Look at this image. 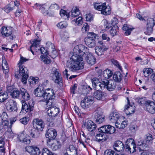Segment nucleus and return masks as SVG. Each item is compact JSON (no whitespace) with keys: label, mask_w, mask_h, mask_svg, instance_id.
<instances>
[{"label":"nucleus","mask_w":155,"mask_h":155,"mask_svg":"<svg viewBox=\"0 0 155 155\" xmlns=\"http://www.w3.org/2000/svg\"><path fill=\"white\" fill-rule=\"evenodd\" d=\"M87 50L86 47L82 45L75 46L74 49V54L67 61L66 64L70 71H74L83 69V58L79 54H83Z\"/></svg>","instance_id":"nucleus-1"},{"label":"nucleus","mask_w":155,"mask_h":155,"mask_svg":"<svg viewBox=\"0 0 155 155\" xmlns=\"http://www.w3.org/2000/svg\"><path fill=\"white\" fill-rule=\"evenodd\" d=\"M103 114L102 110L100 108L97 109L94 112L93 114V118L97 124H101L105 120V117Z\"/></svg>","instance_id":"nucleus-2"},{"label":"nucleus","mask_w":155,"mask_h":155,"mask_svg":"<svg viewBox=\"0 0 155 155\" xmlns=\"http://www.w3.org/2000/svg\"><path fill=\"white\" fill-rule=\"evenodd\" d=\"M97 35L92 32H89L87 37L85 38L84 41L86 44L89 47L92 48L95 46V39Z\"/></svg>","instance_id":"nucleus-3"},{"label":"nucleus","mask_w":155,"mask_h":155,"mask_svg":"<svg viewBox=\"0 0 155 155\" xmlns=\"http://www.w3.org/2000/svg\"><path fill=\"white\" fill-rule=\"evenodd\" d=\"M98 46L95 48V52L99 56L103 54L104 51L107 50L108 48L105 46L103 41H99L98 42Z\"/></svg>","instance_id":"nucleus-4"},{"label":"nucleus","mask_w":155,"mask_h":155,"mask_svg":"<svg viewBox=\"0 0 155 155\" xmlns=\"http://www.w3.org/2000/svg\"><path fill=\"white\" fill-rule=\"evenodd\" d=\"M57 135L56 131L54 128H50L48 129L45 134L46 137L49 139L48 143L49 144H51L50 142L54 140Z\"/></svg>","instance_id":"nucleus-5"},{"label":"nucleus","mask_w":155,"mask_h":155,"mask_svg":"<svg viewBox=\"0 0 155 155\" xmlns=\"http://www.w3.org/2000/svg\"><path fill=\"white\" fill-rule=\"evenodd\" d=\"M87 48V50L83 54H79V55H81L82 57V55L84 54L85 57V60L88 64L91 65H94L95 64L96 61V59L94 57L93 55L92 54L88 51V49ZM83 58V57H82Z\"/></svg>","instance_id":"nucleus-6"},{"label":"nucleus","mask_w":155,"mask_h":155,"mask_svg":"<svg viewBox=\"0 0 155 155\" xmlns=\"http://www.w3.org/2000/svg\"><path fill=\"white\" fill-rule=\"evenodd\" d=\"M126 149L127 151L133 153L136 151V145L134 142V140L132 138L128 139L126 142Z\"/></svg>","instance_id":"nucleus-7"},{"label":"nucleus","mask_w":155,"mask_h":155,"mask_svg":"<svg viewBox=\"0 0 155 155\" xmlns=\"http://www.w3.org/2000/svg\"><path fill=\"white\" fill-rule=\"evenodd\" d=\"M94 97L92 96H86L81 102L80 105L84 109L89 107L93 103Z\"/></svg>","instance_id":"nucleus-8"},{"label":"nucleus","mask_w":155,"mask_h":155,"mask_svg":"<svg viewBox=\"0 0 155 155\" xmlns=\"http://www.w3.org/2000/svg\"><path fill=\"white\" fill-rule=\"evenodd\" d=\"M1 30V33L3 36L5 37L10 36V38L12 40L15 38V36L12 35L13 31L12 27H4L2 28Z\"/></svg>","instance_id":"nucleus-9"},{"label":"nucleus","mask_w":155,"mask_h":155,"mask_svg":"<svg viewBox=\"0 0 155 155\" xmlns=\"http://www.w3.org/2000/svg\"><path fill=\"white\" fill-rule=\"evenodd\" d=\"M82 126L90 132L94 130L97 127L96 124L91 120H85Z\"/></svg>","instance_id":"nucleus-10"},{"label":"nucleus","mask_w":155,"mask_h":155,"mask_svg":"<svg viewBox=\"0 0 155 155\" xmlns=\"http://www.w3.org/2000/svg\"><path fill=\"white\" fill-rule=\"evenodd\" d=\"M7 92L10 94V95L13 98H18L20 95V90H18L16 88H13L12 87H9L7 88Z\"/></svg>","instance_id":"nucleus-11"},{"label":"nucleus","mask_w":155,"mask_h":155,"mask_svg":"<svg viewBox=\"0 0 155 155\" xmlns=\"http://www.w3.org/2000/svg\"><path fill=\"white\" fill-rule=\"evenodd\" d=\"M33 127L39 130H42L45 127V123L41 119L38 118H35L33 121Z\"/></svg>","instance_id":"nucleus-12"},{"label":"nucleus","mask_w":155,"mask_h":155,"mask_svg":"<svg viewBox=\"0 0 155 155\" xmlns=\"http://www.w3.org/2000/svg\"><path fill=\"white\" fill-rule=\"evenodd\" d=\"M25 149L26 151L31 155H39L41 153L39 148L36 146H28Z\"/></svg>","instance_id":"nucleus-13"},{"label":"nucleus","mask_w":155,"mask_h":155,"mask_svg":"<svg viewBox=\"0 0 155 155\" xmlns=\"http://www.w3.org/2000/svg\"><path fill=\"white\" fill-rule=\"evenodd\" d=\"M145 137V140L139 142L138 145L143 148L146 147H148L150 142L153 140L152 135L147 134L146 135Z\"/></svg>","instance_id":"nucleus-14"},{"label":"nucleus","mask_w":155,"mask_h":155,"mask_svg":"<svg viewBox=\"0 0 155 155\" xmlns=\"http://www.w3.org/2000/svg\"><path fill=\"white\" fill-rule=\"evenodd\" d=\"M6 108L10 112L16 111L17 107L16 102L12 100H9L6 103Z\"/></svg>","instance_id":"nucleus-15"},{"label":"nucleus","mask_w":155,"mask_h":155,"mask_svg":"<svg viewBox=\"0 0 155 155\" xmlns=\"http://www.w3.org/2000/svg\"><path fill=\"white\" fill-rule=\"evenodd\" d=\"M113 147L115 150L119 152L123 151L125 148L124 143L120 140L115 141L113 145Z\"/></svg>","instance_id":"nucleus-16"},{"label":"nucleus","mask_w":155,"mask_h":155,"mask_svg":"<svg viewBox=\"0 0 155 155\" xmlns=\"http://www.w3.org/2000/svg\"><path fill=\"white\" fill-rule=\"evenodd\" d=\"M18 72L17 71L15 73V76L16 78H19L20 75L28 74V70L27 68L23 65H19Z\"/></svg>","instance_id":"nucleus-17"},{"label":"nucleus","mask_w":155,"mask_h":155,"mask_svg":"<svg viewBox=\"0 0 155 155\" xmlns=\"http://www.w3.org/2000/svg\"><path fill=\"white\" fill-rule=\"evenodd\" d=\"M41 53L44 54V55H41V58L42 59L43 62L47 64H48L51 62V60L49 59H48L47 57V55L48 54L47 50L45 49L44 47H41L40 48Z\"/></svg>","instance_id":"nucleus-18"},{"label":"nucleus","mask_w":155,"mask_h":155,"mask_svg":"<svg viewBox=\"0 0 155 155\" xmlns=\"http://www.w3.org/2000/svg\"><path fill=\"white\" fill-rule=\"evenodd\" d=\"M21 103L22 104V109L21 112H22V113L25 114L27 113H30L33 110V105L31 104V105H29L31 106V107H30V108H27L28 106V103H27L25 101H21Z\"/></svg>","instance_id":"nucleus-19"},{"label":"nucleus","mask_w":155,"mask_h":155,"mask_svg":"<svg viewBox=\"0 0 155 155\" xmlns=\"http://www.w3.org/2000/svg\"><path fill=\"white\" fill-rule=\"evenodd\" d=\"M145 107L147 110L151 114L155 113V103L150 101H147L146 102Z\"/></svg>","instance_id":"nucleus-20"},{"label":"nucleus","mask_w":155,"mask_h":155,"mask_svg":"<svg viewBox=\"0 0 155 155\" xmlns=\"http://www.w3.org/2000/svg\"><path fill=\"white\" fill-rule=\"evenodd\" d=\"M55 98V94L52 89L48 88L45 90L44 100H54Z\"/></svg>","instance_id":"nucleus-21"},{"label":"nucleus","mask_w":155,"mask_h":155,"mask_svg":"<svg viewBox=\"0 0 155 155\" xmlns=\"http://www.w3.org/2000/svg\"><path fill=\"white\" fill-rule=\"evenodd\" d=\"M59 112V109L56 106L53 107L48 109L47 113L48 115L51 117L56 116Z\"/></svg>","instance_id":"nucleus-22"},{"label":"nucleus","mask_w":155,"mask_h":155,"mask_svg":"<svg viewBox=\"0 0 155 155\" xmlns=\"http://www.w3.org/2000/svg\"><path fill=\"white\" fill-rule=\"evenodd\" d=\"M127 104L125 106L124 111L127 115H130L134 112L135 111L134 106L130 104V102L128 97L127 98Z\"/></svg>","instance_id":"nucleus-23"},{"label":"nucleus","mask_w":155,"mask_h":155,"mask_svg":"<svg viewBox=\"0 0 155 155\" xmlns=\"http://www.w3.org/2000/svg\"><path fill=\"white\" fill-rule=\"evenodd\" d=\"M45 90L44 91L41 87H38L35 90V95L38 97H42L44 99V96L45 95Z\"/></svg>","instance_id":"nucleus-24"},{"label":"nucleus","mask_w":155,"mask_h":155,"mask_svg":"<svg viewBox=\"0 0 155 155\" xmlns=\"http://www.w3.org/2000/svg\"><path fill=\"white\" fill-rule=\"evenodd\" d=\"M20 95L21 98L27 101L29 99L30 96L26 90L23 88H20Z\"/></svg>","instance_id":"nucleus-25"},{"label":"nucleus","mask_w":155,"mask_h":155,"mask_svg":"<svg viewBox=\"0 0 155 155\" xmlns=\"http://www.w3.org/2000/svg\"><path fill=\"white\" fill-rule=\"evenodd\" d=\"M53 74L55 79V83L59 84L62 81V78L57 69H55L53 71Z\"/></svg>","instance_id":"nucleus-26"},{"label":"nucleus","mask_w":155,"mask_h":155,"mask_svg":"<svg viewBox=\"0 0 155 155\" xmlns=\"http://www.w3.org/2000/svg\"><path fill=\"white\" fill-rule=\"evenodd\" d=\"M94 96L98 100H102L104 97V93L100 91H96L94 93Z\"/></svg>","instance_id":"nucleus-27"},{"label":"nucleus","mask_w":155,"mask_h":155,"mask_svg":"<svg viewBox=\"0 0 155 155\" xmlns=\"http://www.w3.org/2000/svg\"><path fill=\"white\" fill-rule=\"evenodd\" d=\"M39 130L34 127L29 132L30 136L33 138H37L39 136Z\"/></svg>","instance_id":"nucleus-28"},{"label":"nucleus","mask_w":155,"mask_h":155,"mask_svg":"<svg viewBox=\"0 0 155 155\" xmlns=\"http://www.w3.org/2000/svg\"><path fill=\"white\" fill-rule=\"evenodd\" d=\"M100 133L97 134L95 136V140L98 142H102L106 141L107 140L105 136L103 133L101 132Z\"/></svg>","instance_id":"nucleus-29"},{"label":"nucleus","mask_w":155,"mask_h":155,"mask_svg":"<svg viewBox=\"0 0 155 155\" xmlns=\"http://www.w3.org/2000/svg\"><path fill=\"white\" fill-rule=\"evenodd\" d=\"M123 75L119 71H116L113 75V79L115 82H120L123 78Z\"/></svg>","instance_id":"nucleus-30"},{"label":"nucleus","mask_w":155,"mask_h":155,"mask_svg":"<svg viewBox=\"0 0 155 155\" xmlns=\"http://www.w3.org/2000/svg\"><path fill=\"white\" fill-rule=\"evenodd\" d=\"M119 115L116 112H113L110 115L109 117L110 120L113 123L117 121L119 118Z\"/></svg>","instance_id":"nucleus-31"},{"label":"nucleus","mask_w":155,"mask_h":155,"mask_svg":"<svg viewBox=\"0 0 155 155\" xmlns=\"http://www.w3.org/2000/svg\"><path fill=\"white\" fill-rule=\"evenodd\" d=\"M107 86L106 88L107 90L109 91H112L115 89L116 86V82L112 80H110L109 81H108V82H107Z\"/></svg>","instance_id":"nucleus-32"},{"label":"nucleus","mask_w":155,"mask_h":155,"mask_svg":"<svg viewBox=\"0 0 155 155\" xmlns=\"http://www.w3.org/2000/svg\"><path fill=\"white\" fill-rule=\"evenodd\" d=\"M51 144V148L53 150H56L61 147V145L60 142L57 140H53L52 142H50Z\"/></svg>","instance_id":"nucleus-33"},{"label":"nucleus","mask_w":155,"mask_h":155,"mask_svg":"<svg viewBox=\"0 0 155 155\" xmlns=\"http://www.w3.org/2000/svg\"><path fill=\"white\" fill-rule=\"evenodd\" d=\"M105 4L106 3H105L101 4L98 3H95L94 4V6L95 9L101 11V13L102 14V12L103 11L104 8H105L104 6Z\"/></svg>","instance_id":"nucleus-34"},{"label":"nucleus","mask_w":155,"mask_h":155,"mask_svg":"<svg viewBox=\"0 0 155 155\" xmlns=\"http://www.w3.org/2000/svg\"><path fill=\"white\" fill-rule=\"evenodd\" d=\"M113 74L112 71L108 69L104 70L103 72V75L106 78H109L111 77Z\"/></svg>","instance_id":"nucleus-35"},{"label":"nucleus","mask_w":155,"mask_h":155,"mask_svg":"<svg viewBox=\"0 0 155 155\" xmlns=\"http://www.w3.org/2000/svg\"><path fill=\"white\" fill-rule=\"evenodd\" d=\"M8 97V93L6 92H2L0 93V102H5Z\"/></svg>","instance_id":"nucleus-36"},{"label":"nucleus","mask_w":155,"mask_h":155,"mask_svg":"<svg viewBox=\"0 0 155 155\" xmlns=\"http://www.w3.org/2000/svg\"><path fill=\"white\" fill-rule=\"evenodd\" d=\"M2 69L5 71L4 72L6 74V72L7 73L8 72L9 68L5 58L3 57H2Z\"/></svg>","instance_id":"nucleus-37"},{"label":"nucleus","mask_w":155,"mask_h":155,"mask_svg":"<svg viewBox=\"0 0 155 155\" xmlns=\"http://www.w3.org/2000/svg\"><path fill=\"white\" fill-rule=\"evenodd\" d=\"M8 121H2V123H0V132H2L5 131L6 128L8 127Z\"/></svg>","instance_id":"nucleus-38"},{"label":"nucleus","mask_w":155,"mask_h":155,"mask_svg":"<svg viewBox=\"0 0 155 155\" xmlns=\"http://www.w3.org/2000/svg\"><path fill=\"white\" fill-rule=\"evenodd\" d=\"M80 14L79 9L76 7H73L71 10V16L73 17H76Z\"/></svg>","instance_id":"nucleus-39"},{"label":"nucleus","mask_w":155,"mask_h":155,"mask_svg":"<svg viewBox=\"0 0 155 155\" xmlns=\"http://www.w3.org/2000/svg\"><path fill=\"white\" fill-rule=\"evenodd\" d=\"M39 80V78L38 77H30L28 79V81L29 82L30 85H32L37 84Z\"/></svg>","instance_id":"nucleus-40"},{"label":"nucleus","mask_w":155,"mask_h":155,"mask_svg":"<svg viewBox=\"0 0 155 155\" xmlns=\"http://www.w3.org/2000/svg\"><path fill=\"white\" fill-rule=\"evenodd\" d=\"M132 29L130 28H129L127 24H124L123 27V29L126 31L125 34L126 35H129L130 34Z\"/></svg>","instance_id":"nucleus-41"},{"label":"nucleus","mask_w":155,"mask_h":155,"mask_svg":"<svg viewBox=\"0 0 155 155\" xmlns=\"http://www.w3.org/2000/svg\"><path fill=\"white\" fill-rule=\"evenodd\" d=\"M118 27L117 25H115L110 30V32L112 36L116 35L118 32Z\"/></svg>","instance_id":"nucleus-42"},{"label":"nucleus","mask_w":155,"mask_h":155,"mask_svg":"<svg viewBox=\"0 0 155 155\" xmlns=\"http://www.w3.org/2000/svg\"><path fill=\"white\" fill-rule=\"evenodd\" d=\"M43 101L45 102L46 104L47 105V107L48 109L50 108L51 107H54L53 105H54V100H43Z\"/></svg>","instance_id":"nucleus-43"},{"label":"nucleus","mask_w":155,"mask_h":155,"mask_svg":"<svg viewBox=\"0 0 155 155\" xmlns=\"http://www.w3.org/2000/svg\"><path fill=\"white\" fill-rule=\"evenodd\" d=\"M107 82H108V80L107 79L101 80V81H100V91L103 90L105 87L106 88Z\"/></svg>","instance_id":"nucleus-44"},{"label":"nucleus","mask_w":155,"mask_h":155,"mask_svg":"<svg viewBox=\"0 0 155 155\" xmlns=\"http://www.w3.org/2000/svg\"><path fill=\"white\" fill-rule=\"evenodd\" d=\"M46 45L47 46L48 45H49V47H51V49H52V52L51 53V55L50 56H53L51 57L52 58H53L54 57L55 58V57L56 56V54H55L53 56V54H55V53H56V51L55 50V48L54 47L53 45L51 43V42H48L46 43Z\"/></svg>","instance_id":"nucleus-45"},{"label":"nucleus","mask_w":155,"mask_h":155,"mask_svg":"<svg viewBox=\"0 0 155 155\" xmlns=\"http://www.w3.org/2000/svg\"><path fill=\"white\" fill-rule=\"evenodd\" d=\"M82 20V18L81 17H79L76 19L72 21V22L74 21L75 22L74 24L75 25H81L83 23Z\"/></svg>","instance_id":"nucleus-46"},{"label":"nucleus","mask_w":155,"mask_h":155,"mask_svg":"<svg viewBox=\"0 0 155 155\" xmlns=\"http://www.w3.org/2000/svg\"><path fill=\"white\" fill-rule=\"evenodd\" d=\"M105 8L102 12V14L104 15H109L110 13V8L109 6H107L105 4L104 6Z\"/></svg>","instance_id":"nucleus-47"},{"label":"nucleus","mask_w":155,"mask_h":155,"mask_svg":"<svg viewBox=\"0 0 155 155\" xmlns=\"http://www.w3.org/2000/svg\"><path fill=\"white\" fill-rule=\"evenodd\" d=\"M155 24V20L151 18H148L147 19V26L153 27Z\"/></svg>","instance_id":"nucleus-48"},{"label":"nucleus","mask_w":155,"mask_h":155,"mask_svg":"<svg viewBox=\"0 0 155 155\" xmlns=\"http://www.w3.org/2000/svg\"><path fill=\"white\" fill-rule=\"evenodd\" d=\"M109 125H107L101 127L98 129L99 132H101L104 134V133L108 134V127H109Z\"/></svg>","instance_id":"nucleus-49"},{"label":"nucleus","mask_w":155,"mask_h":155,"mask_svg":"<svg viewBox=\"0 0 155 155\" xmlns=\"http://www.w3.org/2000/svg\"><path fill=\"white\" fill-rule=\"evenodd\" d=\"M42 154V155H54L53 153L47 148L43 149Z\"/></svg>","instance_id":"nucleus-50"},{"label":"nucleus","mask_w":155,"mask_h":155,"mask_svg":"<svg viewBox=\"0 0 155 155\" xmlns=\"http://www.w3.org/2000/svg\"><path fill=\"white\" fill-rule=\"evenodd\" d=\"M8 130L7 132H5L8 135V137L9 138H13L14 136V134L11 130V127L9 126L8 127Z\"/></svg>","instance_id":"nucleus-51"},{"label":"nucleus","mask_w":155,"mask_h":155,"mask_svg":"<svg viewBox=\"0 0 155 155\" xmlns=\"http://www.w3.org/2000/svg\"><path fill=\"white\" fill-rule=\"evenodd\" d=\"M82 88L83 90L85 91L87 93L92 90V88L90 86L87 84H83L82 86Z\"/></svg>","instance_id":"nucleus-52"},{"label":"nucleus","mask_w":155,"mask_h":155,"mask_svg":"<svg viewBox=\"0 0 155 155\" xmlns=\"http://www.w3.org/2000/svg\"><path fill=\"white\" fill-rule=\"evenodd\" d=\"M0 117L2 120V121L5 122V121H8L7 120L8 116L6 113L5 112H3L1 114Z\"/></svg>","instance_id":"nucleus-53"},{"label":"nucleus","mask_w":155,"mask_h":155,"mask_svg":"<svg viewBox=\"0 0 155 155\" xmlns=\"http://www.w3.org/2000/svg\"><path fill=\"white\" fill-rule=\"evenodd\" d=\"M26 144H28L30 143L31 141L29 139V137L28 135H26L25 137L23 139L21 142Z\"/></svg>","instance_id":"nucleus-54"},{"label":"nucleus","mask_w":155,"mask_h":155,"mask_svg":"<svg viewBox=\"0 0 155 155\" xmlns=\"http://www.w3.org/2000/svg\"><path fill=\"white\" fill-rule=\"evenodd\" d=\"M67 23L65 21H62L59 23L57 25V26L60 28H66L67 26Z\"/></svg>","instance_id":"nucleus-55"},{"label":"nucleus","mask_w":155,"mask_h":155,"mask_svg":"<svg viewBox=\"0 0 155 155\" xmlns=\"http://www.w3.org/2000/svg\"><path fill=\"white\" fill-rule=\"evenodd\" d=\"M89 26L88 24L85 23L83 25V26L82 28V31L83 33H85L86 32L89 30Z\"/></svg>","instance_id":"nucleus-56"},{"label":"nucleus","mask_w":155,"mask_h":155,"mask_svg":"<svg viewBox=\"0 0 155 155\" xmlns=\"http://www.w3.org/2000/svg\"><path fill=\"white\" fill-rule=\"evenodd\" d=\"M14 9L13 7L10 6V5H8L4 7L3 9L6 13H8L12 11Z\"/></svg>","instance_id":"nucleus-57"},{"label":"nucleus","mask_w":155,"mask_h":155,"mask_svg":"<svg viewBox=\"0 0 155 155\" xmlns=\"http://www.w3.org/2000/svg\"><path fill=\"white\" fill-rule=\"evenodd\" d=\"M99 80L96 78H94L91 80L92 84L93 87L94 89L96 88L97 85L98 84V83L99 82Z\"/></svg>","instance_id":"nucleus-58"},{"label":"nucleus","mask_w":155,"mask_h":155,"mask_svg":"<svg viewBox=\"0 0 155 155\" xmlns=\"http://www.w3.org/2000/svg\"><path fill=\"white\" fill-rule=\"evenodd\" d=\"M99 80L96 78H94L91 80L92 84L93 87L94 89L96 88L97 85L98 84V83L99 82Z\"/></svg>","instance_id":"nucleus-59"},{"label":"nucleus","mask_w":155,"mask_h":155,"mask_svg":"<svg viewBox=\"0 0 155 155\" xmlns=\"http://www.w3.org/2000/svg\"><path fill=\"white\" fill-rule=\"evenodd\" d=\"M35 7H37V9H40L41 11L43 13H45V5H39L38 4H36L34 6Z\"/></svg>","instance_id":"nucleus-60"},{"label":"nucleus","mask_w":155,"mask_h":155,"mask_svg":"<svg viewBox=\"0 0 155 155\" xmlns=\"http://www.w3.org/2000/svg\"><path fill=\"white\" fill-rule=\"evenodd\" d=\"M153 27H152L147 26V30L145 32L146 34L150 35L153 32Z\"/></svg>","instance_id":"nucleus-61"},{"label":"nucleus","mask_w":155,"mask_h":155,"mask_svg":"<svg viewBox=\"0 0 155 155\" xmlns=\"http://www.w3.org/2000/svg\"><path fill=\"white\" fill-rule=\"evenodd\" d=\"M49 8L51 9H52L55 10H58L60 8V6L58 4L55 3H53L51 5Z\"/></svg>","instance_id":"nucleus-62"},{"label":"nucleus","mask_w":155,"mask_h":155,"mask_svg":"<svg viewBox=\"0 0 155 155\" xmlns=\"http://www.w3.org/2000/svg\"><path fill=\"white\" fill-rule=\"evenodd\" d=\"M105 155H117L116 153L115 152L110 150H106L104 152Z\"/></svg>","instance_id":"nucleus-63"},{"label":"nucleus","mask_w":155,"mask_h":155,"mask_svg":"<svg viewBox=\"0 0 155 155\" xmlns=\"http://www.w3.org/2000/svg\"><path fill=\"white\" fill-rule=\"evenodd\" d=\"M152 70L151 69L147 68L143 70V74L145 77L149 76L151 74Z\"/></svg>","instance_id":"nucleus-64"}]
</instances>
